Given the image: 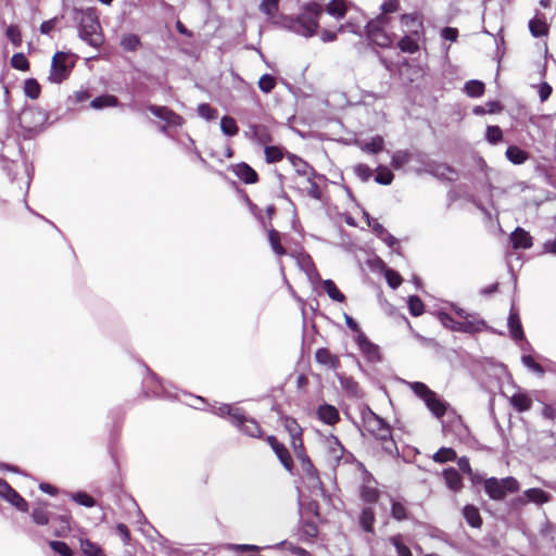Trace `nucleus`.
I'll return each mask as SVG.
<instances>
[{
  "label": "nucleus",
  "instance_id": "1",
  "mask_svg": "<svg viewBox=\"0 0 556 556\" xmlns=\"http://www.w3.org/2000/svg\"><path fill=\"white\" fill-rule=\"evenodd\" d=\"M323 9L316 2H311L303 8L302 13L290 21L289 28L303 37H313L318 28V17Z\"/></svg>",
  "mask_w": 556,
  "mask_h": 556
},
{
  "label": "nucleus",
  "instance_id": "2",
  "mask_svg": "<svg viewBox=\"0 0 556 556\" xmlns=\"http://www.w3.org/2000/svg\"><path fill=\"white\" fill-rule=\"evenodd\" d=\"M101 26L94 9L80 11L79 16V36L93 47L102 43Z\"/></svg>",
  "mask_w": 556,
  "mask_h": 556
},
{
  "label": "nucleus",
  "instance_id": "3",
  "mask_svg": "<svg viewBox=\"0 0 556 556\" xmlns=\"http://www.w3.org/2000/svg\"><path fill=\"white\" fill-rule=\"evenodd\" d=\"M76 64V55L71 52L56 51L51 60V68L48 79L53 84L66 80Z\"/></svg>",
  "mask_w": 556,
  "mask_h": 556
},
{
  "label": "nucleus",
  "instance_id": "4",
  "mask_svg": "<svg viewBox=\"0 0 556 556\" xmlns=\"http://www.w3.org/2000/svg\"><path fill=\"white\" fill-rule=\"evenodd\" d=\"M362 420L365 429L377 440L393 443L390 426L369 407L362 410Z\"/></svg>",
  "mask_w": 556,
  "mask_h": 556
},
{
  "label": "nucleus",
  "instance_id": "5",
  "mask_svg": "<svg viewBox=\"0 0 556 556\" xmlns=\"http://www.w3.org/2000/svg\"><path fill=\"white\" fill-rule=\"evenodd\" d=\"M519 490V482L514 477L503 479L489 478L484 481V491L490 498L502 501L507 493H514Z\"/></svg>",
  "mask_w": 556,
  "mask_h": 556
},
{
  "label": "nucleus",
  "instance_id": "6",
  "mask_svg": "<svg viewBox=\"0 0 556 556\" xmlns=\"http://www.w3.org/2000/svg\"><path fill=\"white\" fill-rule=\"evenodd\" d=\"M141 380L143 384V392L147 396H164L172 397L173 394L168 391L157 376L150 370L149 367L141 365Z\"/></svg>",
  "mask_w": 556,
  "mask_h": 556
},
{
  "label": "nucleus",
  "instance_id": "7",
  "mask_svg": "<svg viewBox=\"0 0 556 556\" xmlns=\"http://www.w3.org/2000/svg\"><path fill=\"white\" fill-rule=\"evenodd\" d=\"M148 110L153 116L162 121L164 124L161 126V131L169 136L168 130L181 127L185 124L182 116L168 109L167 106L161 105H149Z\"/></svg>",
  "mask_w": 556,
  "mask_h": 556
},
{
  "label": "nucleus",
  "instance_id": "8",
  "mask_svg": "<svg viewBox=\"0 0 556 556\" xmlns=\"http://www.w3.org/2000/svg\"><path fill=\"white\" fill-rule=\"evenodd\" d=\"M294 453H295L296 458L300 462L301 469L306 479L308 488L320 489L321 481H320L318 471L315 468V466L313 465V463L311 462L307 454L305 453L304 448L296 451Z\"/></svg>",
  "mask_w": 556,
  "mask_h": 556
},
{
  "label": "nucleus",
  "instance_id": "9",
  "mask_svg": "<svg viewBox=\"0 0 556 556\" xmlns=\"http://www.w3.org/2000/svg\"><path fill=\"white\" fill-rule=\"evenodd\" d=\"M401 27L404 34L424 35V16L419 12L402 14L400 17Z\"/></svg>",
  "mask_w": 556,
  "mask_h": 556
},
{
  "label": "nucleus",
  "instance_id": "10",
  "mask_svg": "<svg viewBox=\"0 0 556 556\" xmlns=\"http://www.w3.org/2000/svg\"><path fill=\"white\" fill-rule=\"evenodd\" d=\"M287 157L301 180H304L307 177H318L319 180H326L325 175L318 174L315 168L305 162L302 157L292 153H288Z\"/></svg>",
  "mask_w": 556,
  "mask_h": 556
},
{
  "label": "nucleus",
  "instance_id": "11",
  "mask_svg": "<svg viewBox=\"0 0 556 556\" xmlns=\"http://www.w3.org/2000/svg\"><path fill=\"white\" fill-rule=\"evenodd\" d=\"M141 535L150 544L153 552H165L164 541L160 533L141 515Z\"/></svg>",
  "mask_w": 556,
  "mask_h": 556
},
{
  "label": "nucleus",
  "instance_id": "12",
  "mask_svg": "<svg viewBox=\"0 0 556 556\" xmlns=\"http://www.w3.org/2000/svg\"><path fill=\"white\" fill-rule=\"evenodd\" d=\"M267 442L275 452L276 456L280 460L281 465L286 470L292 472L293 462L288 448L280 443L274 435L267 437Z\"/></svg>",
  "mask_w": 556,
  "mask_h": 556
},
{
  "label": "nucleus",
  "instance_id": "13",
  "mask_svg": "<svg viewBox=\"0 0 556 556\" xmlns=\"http://www.w3.org/2000/svg\"><path fill=\"white\" fill-rule=\"evenodd\" d=\"M285 429L291 438V445L294 452L304 448L302 440V428L294 418L287 417L283 420Z\"/></svg>",
  "mask_w": 556,
  "mask_h": 556
},
{
  "label": "nucleus",
  "instance_id": "14",
  "mask_svg": "<svg viewBox=\"0 0 556 556\" xmlns=\"http://www.w3.org/2000/svg\"><path fill=\"white\" fill-rule=\"evenodd\" d=\"M212 412L219 417H228L232 425H240L243 419V409L229 404L215 406Z\"/></svg>",
  "mask_w": 556,
  "mask_h": 556
},
{
  "label": "nucleus",
  "instance_id": "15",
  "mask_svg": "<svg viewBox=\"0 0 556 556\" xmlns=\"http://www.w3.org/2000/svg\"><path fill=\"white\" fill-rule=\"evenodd\" d=\"M356 343L361 352L369 362H377L380 358L379 348L368 340L364 332H359L356 337Z\"/></svg>",
  "mask_w": 556,
  "mask_h": 556
},
{
  "label": "nucleus",
  "instance_id": "16",
  "mask_svg": "<svg viewBox=\"0 0 556 556\" xmlns=\"http://www.w3.org/2000/svg\"><path fill=\"white\" fill-rule=\"evenodd\" d=\"M318 177H307L304 180L298 182V189L302 194H305L314 200L320 201L323 199V192L319 188Z\"/></svg>",
  "mask_w": 556,
  "mask_h": 556
},
{
  "label": "nucleus",
  "instance_id": "17",
  "mask_svg": "<svg viewBox=\"0 0 556 556\" xmlns=\"http://www.w3.org/2000/svg\"><path fill=\"white\" fill-rule=\"evenodd\" d=\"M327 444V457L331 466H337L344 454V447L334 435H330L326 440Z\"/></svg>",
  "mask_w": 556,
  "mask_h": 556
},
{
  "label": "nucleus",
  "instance_id": "18",
  "mask_svg": "<svg viewBox=\"0 0 556 556\" xmlns=\"http://www.w3.org/2000/svg\"><path fill=\"white\" fill-rule=\"evenodd\" d=\"M386 17L383 15L379 16L376 21H370L366 25V34L368 38L372 41H376L380 46H386L388 38L381 34L380 25L383 24Z\"/></svg>",
  "mask_w": 556,
  "mask_h": 556
},
{
  "label": "nucleus",
  "instance_id": "19",
  "mask_svg": "<svg viewBox=\"0 0 556 556\" xmlns=\"http://www.w3.org/2000/svg\"><path fill=\"white\" fill-rule=\"evenodd\" d=\"M232 172L244 184H255L258 180L257 173L244 162L233 165Z\"/></svg>",
  "mask_w": 556,
  "mask_h": 556
},
{
  "label": "nucleus",
  "instance_id": "20",
  "mask_svg": "<svg viewBox=\"0 0 556 556\" xmlns=\"http://www.w3.org/2000/svg\"><path fill=\"white\" fill-rule=\"evenodd\" d=\"M233 426L251 438H260L262 435V429L258 422L255 419L248 417L244 412L242 422Z\"/></svg>",
  "mask_w": 556,
  "mask_h": 556
},
{
  "label": "nucleus",
  "instance_id": "21",
  "mask_svg": "<svg viewBox=\"0 0 556 556\" xmlns=\"http://www.w3.org/2000/svg\"><path fill=\"white\" fill-rule=\"evenodd\" d=\"M317 416L323 422L330 426L337 424L340 419L339 410L330 404L320 405L317 409Z\"/></svg>",
  "mask_w": 556,
  "mask_h": 556
},
{
  "label": "nucleus",
  "instance_id": "22",
  "mask_svg": "<svg viewBox=\"0 0 556 556\" xmlns=\"http://www.w3.org/2000/svg\"><path fill=\"white\" fill-rule=\"evenodd\" d=\"M424 35L404 34L397 46L402 52L415 53L419 50V42Z\"/></svg>",
  "mask_w": 556,
  "mask_h": 556
},
{
  "label": "nucleus",
  "instance_id": "23",
  "mask_svg": "<svg viewBox=\"0 0 556 556\" xmlns=\"http://www.w3.org/2000/svg\"><path fill=\"white\" fill-rule=\"evenodd\" d=\"M510 241L514 249H529L532 247L531 236L522 228H516V230L510 235Z\"/></svg>",
  "mask_w": 556,
  "mask_h": 556
},
{
  "label": "nucleus",
  "instance_id": "24",
  "mask_svg": "<svg viewBox=\"0 0 556 556\" xmlns=\"http://www.w3.org/2000/svg\"><path fill=\"white\" fill-rule=\"evenodd\" d=\"M424 402L437 418H441L445 414L446 404L437 395L435 392H432L431 396H428Z\"/></svg>",
  "mask_w": 556,
  "mask_h": 556
},
{
  "label": "nucleus",
  "instance_id": "25",
  "mask_svg": "<svg viewBox=\"0 0 556 556\" xmlns=\"http://www.w3.org/2000/svg\"><path fill=\"white\" fill-rule=\"evenodd\" d=\"M4 501L9 502L12 506L22 513H27L29 509L27 501L12 486L9 488Z\"/></svg>",
  "mask_w": 556,
  "mask_h": 556
},
{
  "label": "nucleus",
  "instance_id": "26",
  "mask_svg": "<svg viewBox=\"0 0 556 556\" xmlns=\"http://www.w3.org/2000/svg\"><path fill=\"white\" fill-rule=\"evenodd\" d=\"M510 405L519 413L527 412L532 406V399L523 392L515 393L510 400Z\"/></svg>",
  "mask_w": 556,
  "mask_h": 556
},
{
  "label": "nucleus",
  "instance_id": "27",
  "mask_svg": "<svg viewBox=\"0 0 556 556\" xmlns=\"http://www.w3.org/2000/svg\"><path fill=\"white\" fill-rule=\"evenodd\" d=\"M443 477L448 489L459 491L463 488V479L455 468H447L443 471Z\"/></svg>",
  "mask_w": 556,
  "mask_h": 556
},
{
  "label": "nucleus",
  "instance_id": "28",
  "mask_svg": "<svg viewBox=\"0 0 556 556\" xmlns=\"http://www.w3.org/2000/svg\"><path fill=\"white\" fill-rule=\"evenodd\" d=\"M463 516L467 523L472 528H480L482 526V518L479 509L473 505H466L463 508Z\"/></svg>",
  "mask_w": 556,
  "mask_h": 556
},
{
  "label": "nucleus",
  "instance_id": "29",
  "mask_svg": "<svg viewBox=\"0 0 556 556\" xmlns=\"http://www.w3.org/2000/svg\"><path fill=\"white\" fill-rule=\"evenodd\" d=\"M359 525L365 532L374 533V523L376 520L375 511L371 507L363 508L359 515Z\"/></svg>",
  "mask_w": 556,
  "mask_h": 556
},
{
  "label": "nucleus",
  "instance_id": "30",
  "mask_svg": "<svg viewBox=\"0 0 556 556\" xmlns=\"http://www.w3.org/2000/svg\"><path fill=\"white\" fill-rule=\"evenodd\" d=\"M431 173L448 181H454L458 178L457 172L446 164H437L432 167Z\"/></svg>",
  "mask_w": 556,
  "mask_h": 556
},
{
  "label": "nucleus",
  "instance_id": "31",
  "mask_svg": "<svg viewBox=\"0 0 556 556\" xmlns=\"http://www.w3.org/2000/svg\"><path fill=\"white\" fill-rule=\"evenodd\" d=\"M508 327H509L510 334L515 340L523 339V331H522L521 323H520L518 314L514 311V308L510 309V313L508 316Z\"/></svg>",
  "mask_w": 556,
  "mask_h": 556
},
{
  "label": "nucleus",
  "instance_id": "32",
  "mask_svg": "<svg viewBox=\"0 0 556 556\" xmlns=\"http://www.w3.org/2000/svg\"><path fill=\"white\" fill-rule=\"evenodd\" d=\"M529 30L533 37L540 38L547 35L548 25L544 18L534 17L529 22Z\"/></svg>",
  "mask_w": 556,
  "mask_h": 556
},
{
  "label": "nucleus",
  "instance_id": "33",
  "mask_svg": "<svg viewBox=\"0 0 556 556\" xmlns=\"http://www.w3.org/2000/svg\"><path fill=\"white\" fill-rule=\"evenodd\" d=\"M525 496L529 502L535 504H544L551 500V494L543 491L542 489L532 488L525 491Z\"/></svg>",
  "mask_w": 556,
  "mask_h": 556
},
{
  "label": "nucleus",
  "instance_id": "34",
  "mask_svg": "<svg viewBox=\"0 0 556 556\" xmlns=\"http://www.w3.org/2000/svg\"><path fill=\"white\" fill-rule=\"evenodd\" d=\"M505 155L508 161L513 164L519 165L528 160V153L517 146H510L507 148Z\"/></svg>",
  "mask_w": 556,
  "mask_h": 556
},
{
  "label": "nucleus",
  "instance_id": "35",
  "mask_svg": "<svg viewBox=\"0 0 556 556\" xmlns=\"http://www.w3.org/2000/svg\"><path fill=\"white\" fill-rule=\"evenodd\" d=\"M315 357L319 364L329 366L331 368H337L339 365V359L324 348L316 351Z\"/></svg>",
  "mask_w": 556,
  "mask_h": 556
},
{
  "label": "nucleus",
  "instance_id": "36",
  "mask_svg": "<svg viewBox=\"0 0 556 556\" xmlns=\"http://www.w3.org/2000/svg\"><path fill=\"white\" fill-rule=\"evenodd\" d=\"M80 549L86 556H105L102 548L89 539H80Z\"/></svg>",
  "mask_w": 556,
  "mask_h": 556
},
{
  "label": "nucleus",
  "instance_id": "37",
  "mask_svg": "<svg viewBox=\"0 0 556 556\" xmlns=\"http://www.w3.org/2000/svg\"><path fill=\"white\" fill-rule=\"evenodd\" d=\"M119 45L124 52H135L139 47V36L136 34H124Z\"/></svg>",
  "mask_w": 556,
  "mask_h": 556
},
{
  "label": "nucleus",
  "instance_id": "38",
  "mask_svg": "<svg viewBox=\"0 0 556 556\" xmlns=\"http://www.w3.org/2000/svg\"><path fill=\"white\" fill-rule=\"evenodd\" d=\"M326 11L336 18H342L346 13V3L344 0H332L327 4Z\"/></svg>",
  "mask_w": 556,
  "mask_h": 556
},
{
  "label": "nucleus",
  "instance_id": "39",
  "mask_svg": "<svg viewBox=\"0 0 556 556\" xmlns=\"http://www.w3.org/2000/svg\"><path fill=\"white\" fill-rule=\"evenodd\" d=\"M31 518L38 526H46L50 521L49 513L47 510V503L38 505L33 509Z\"/></svg>",
  "mask_w": 556,
  "mask_h": 556
},
{
  "label": "nucleus",
  "instance_id": "40",
  "mask_svg": "<svg viewBox=\"0 0 556 556\" xmlns=\"http://www.w3.org/2000/svg\"><path fill=\"white\" fill-rule=\"evenodd\" d=\"M273 141L269 128L266 125L257 124L254 134V142L257 144L266 146Z\"/></svg>",
  "mask_w": 556,
  "mask_h": 556
},
{
  "label": "nucleus",
  "instance_id": "41",
  "mask_svg": "<svg viewBox=\"0 0 556 556\" xmlns=\"http://www.w3.org/2000/svg\"><path fill=\"white\" fill-rule=\"evenodd\" d=\"M323 288L331 300L344 302V294L337 288L336 283L331 279L324 280Z\"/></svg>",
  "mask_w": 556,
  "mask_h": 556
},
{
  "label": "nucleus",
  "instance_id": "42",
  "mask_svg": "<svg viewBox=\"0 0 556 556\" xmlns=\"http://www.w3.org/2000/svg\"><path fill=\"white\" fill-rule=\"evenodd\" d=\"M24 92L29 99L36 100L40 97L41 86L35 78H28L24 83Z\"/></svg>",
  "mask_w": 556,
  "mask_h": 556
},
{
  "label": "nucleus",
  "instance_id": "43",
  "mask_svg": "<svg viewBox=\"0 0 556 556\" xmlns=\"http://www.w3.org/2000/svg\"><path fill=\"white\" fill-rule=\"evenodd\" d=\"M464 90L467 96L478 98L484 92V84L480 80H469L465 84Z\"/></svg>",
  "mask_w": 556,
  "mask_h": 556
},
{
  "label": "nucleus",
  "instance_id": "44",
  "mask_svg": "<svg viewBox=\"0 0 556 556\" xmlns=\"http://www.w3.org/2000/svg\"><path fill=\"white\" fill-rule=\"evenodd\" d=\"M268 241L277 255L282 256L287 254L286 249L280 243V233L277 230L271 229L268 231Z\"/></svg>",
  "mask_w": 556,
  "mask_h": 556
},
{
  "label": "nucleus",
  "instance_id": "45",
  "mask_svg": "<svg viewBox=\"0 0 556 556\" xmlns=\"http://www.w3.org/2000/svg\"><path fill=\"white\" fill-rule=\"evenodd\" d=\"M117 104V98L112 94H103L94 98L91 101V106L93 109H103L108 106H115Z\"/></svg>",
  "mask_w": 556,
  "mask_h": 556
},
{
  "label": "nucleus",
  "instance_id": "46",
  "mask_svg": "<svg viewBox=\"0 0 556 556\" xmlns=\"http://www.w3.org/2000/svg\"><path fill=\"white\" fill-rule=\"evenodd\" d=\"M7 38L15 48H20L23 42L22 31L17 25H10L5 30Z\"/></svg>",
  "mask_w": 556,
  "mask_h": 556
},
{
  "label": "nucleus",
  "instance_id": "47",
  "mask_svg": "<svg viewBox=\"0 0 556 556\" xmlns=\"http://www.w3.org/2000/svg\"><path fill=\"white\" fill-rule=\"evenodd\" d=\"M410 160V154L407 151L399 150L393 153L391 159V166L394 169H400L405 166Z\"/></svg>",
  "mask_w": 556,
  "mask_h": 556
},
{
  "label": "nucleus",
  "instance_id": "48",
  "mask_svg": "<svg viewBox=\"0 0 556 556\" xmlns=\"http://www.w3.org/2000/svg\"><path fill=\"white\" fill-rule=\"evenodd\" d=\"M220 129L224 135L226 136H236L239 131V128L237 126V123L235 118L230 116H224L220 119Z\"/></svg>",
  "mask_w": 556,
  "mask_h": 556
},
{
  "label": "nucleus",
  "instance_id": "49",
  "mask_svg": "<svg viewBox=\"0 0 556 556\" xmlns=\"http://www.w3.org/2000/svg\"><path fill=\"white\" fill-rule=\"evenodd\" d=\"M359 494L362 500L367 503H375L379 497L377 488L370 484H363Z\"/></svg>",
  "mask_w": 556,
  "mask_h": 556
},
{
  "label": "nucleus",
  "instance_id": "50",
  "mask_svg": "<svg viewBox=\"0 0 556 556\" xmlns=\"http://www.w3.org/2000/svg\"><path fill=\"white\" fill-rule=\"evenodd\" d=\"M280 0H262L260 11L267 15L269 18L275 17L278 12Z\"/></svg>",
  "mask_w": 556,
  "mask_h": 556
},
{
  "label": "nucleus",
  "instance_id": "51",
  "mask_svg": "<svg viewBox=\"0 0 556 556\" xmlns=\"http://www.w3.org/2000/svg\"><path fill=\"white\" fill-rule=\"evenodd\" d=\"M409 313L417 317L424 314L425 305L419 296L410 295L407 301Z\"/></svg>",
  "mask_w": 556,
  "mask_h": 556
},
{
  "label": "nucleus",
  "instance_id": "52",
  "mask_svg": "<svg viewBox=\"0 0 556 556\" xmlns=\"http://www.w3.org/2000/svg\"><path fill=\"white\" fill-rule=\"evenodd\" d=\"M265 160L267 163H276L282 160L283 152L281 148L276 146H266L265 147Z\"/></svg>",
  "mask_w": 556,
  "mask_h": 556
},
{
  "label": "nucleus",
  "instance_id": "53",
  "mask_svg": "<svg viewBox=\"0 0 556 556\" xmlns=\"http://www.w3.org/2000/svg\"><path fill=\"white\" fill-rule=\"evenodd\" d=\"M11 66L15 70L26 72L29 70V62L25 54L18 52L14 53L11 58Z\"/></svg>",
  "mask_w": 556,
  "mask_h": 556
},
{
  "label": "nucleus",
  "instance_id": "54",
  "mask_svg": "<svg viewBox=\"0 0 556 556\" xmlns=\"http://www.w3.org/2000/svg\"><path fill=\"white\" fill-rule=\"evenodd\" d=\"M542 538L549 541L553 546L556 548V526L552 525L548 521H545V523L542 526L540 531Z\"/></svg>",
  "mask_w": 556,
  "mask_h": 556
},
{
  "label": "nucleus",
  "instance_id": "55",
  "mask_svg": "<svg viewBox=\"0 0 556 556\" xmlns=\"http://www.w3.org/2000/svg\"><path fill=\"white\" fill-rule=\"evenodd\" d=\"M456 458V453L453 448L450 447H441L434 455L433 460L435 463H446L448 460H453Z\"/></svg>",
  "mask_w": 556,
  "mask_h": 556
},
{
  "label": "nucleus",
  "instance_id": "56",
  "mask_svg": "<svg viewBox=\"0 0 556 556\" xmlns=\"http://www.w3.org/2000/svg\"><path fill=\"white\" fill-rule=\"evenodd\" d=\"M49 546L60 556H74L73 549L63 541H50Z\"/></svg>",
  "mask_w": 556,
  "mask_h": 556
},
{
  "label": "nucleus",
  "instance_id": "57",
  "mask_svg": "<svg viewBox=\"0 0 556 556\" xmlns=\"http://www.w3.org/2000/svg\"><path fill=\"white\" fill-rule=\"evenodd\" d=\"M480 329L479 323H475L468 319H465L464 321H456V325L453 326L454 331L458 332H476Z\"/></svg>",
  "mask_w": 556,
  "mask_h": 556
},
{
  "label": "nucleus",
  "instance_id": "58",
  "mask_svg": "<svg viewBox=\"0 0 556 556\" xmlns=\"http://www.w3.org/2000/svg\"><path fill=\"white\" fill-rule=\"evenodd\" d=\"M409 387L412 389V391L418 396L420 397L422 401H425L428 396H431V393L433 392L432 390H430L428 388L427 384H425L424 382H410L409 383Z\"/></svg>",
  "mask_w": 556,
  "mask_h": 556
},
{
  "label": "nucleus",
  "instance_id": "59",
  "mask_svg": "<svg viewBox=\"0 0 556 556\" xmlns=\"http://www.w3.org/2000/svg\"><path fill=\"white\" fill-rule=\"evenodd\" d=\"M394 175L392 172L387 167H378V174L375 177V181L377 184L388 186L393 181Z\"/></svg>",
  "mask_w": 556,
  "mask_h": 556
},
{
  "label": "nucleus",
  "instance_id": "60",
  "mask_svg": "<svg viewBox=\"0 0 556 556\" xmlns=\"http://www.w3.org/2000/svg\"><path fill=\"white\" fill-rule=\"evenodd\" d=\"M197 112H198L199 116H201L202 118H204L206 121H212L217 117V110L212 108L207 103L199 104L197 108Z\"/></svg>",
  "mask_w": 556,
  "mask_h": 556
},
{
  "label": "nucleus",
  "instance_id": "61",
  "mask_svg": "<svg viewBox=\"0 0 556 556\" xmlns=\"http://www.w3.org/2000/svg\"><path fill=\"white\" fill-rule=\"evenodd\" d=\"M383 148V139L380 136L374 137L369 142H366L363 150L368 153H378Z\"/></svg>",
  "mask_w": 556,
  "mask_h": 556
},
{
  "label": "nucleus",
  "instance_id": "62",
  "mask_svg": "<svg viewBox=\"0 0 556 556\" xmlns=\"http://www.w3.org/2000/svg\"><path fill=\"white\" fill-rule=\"evenodd\" d=\"M391 515L394 519L402 521L407 519V511L404 504L393 501L391 506Z\"/></svg>",
  "mask_w": 556,
  "mask_h": 556
},
{
  "label": "nucleus",
  "instance_id": "63",
  "mask_svg": "<svg viewBox=\"0 0 556 556\" xmlns=\"http://www.w3.org/2000/svg\"><path fill=\"white\" fill-rule=\"evenodd\" d=\"M275 86L276 81L273 76H270L269 74H264L263 76H261L258 80V87L263 92H270L275 88Z\"/></svg>",
  "mask_w": 556,
  "mask_h": 556
},
{
  "label": "nucleus",
  "instance_id": "64",
  "mask_svg": "<svg viewBox=\"0 0 556 556\" xmlns=\"http://www.w3.org/2000/svg\"><path fill=\"white\" fill-rule=\"evenodd\" d=\"M391 542L396 549L397 556H412L410 549L403 543L400 535L391 538Z\"/></svg>",
  "mask_w": 556,
  "mask_h": 556
}]
</instances>
